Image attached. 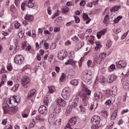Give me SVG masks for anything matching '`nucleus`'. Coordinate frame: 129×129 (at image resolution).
Here are the masks:
<instances>
[{"mask_svg": "<svg viewBox=\"0 0 129 129\" xmlns=\"http://www.w3.org/2000/svg\"><path fill=\"white\" fill-rule=\"evenodd\" d=\"M44 46L45 47V49H49V44L47 42L44 43Z\"/></svg>", "mask_w": 129, "mask_h": 129, "instance_id": "62", "label": "nucleus"}, {"mask_svg": "<svg viewBox=\"0 0 129 129\" xmlns=\"http://www.w3.org/2000/svg\"><path fill=\"white\" fill-rule=\"evenodd\" d=\"M58 105L60 106H66V104H67V103H66V101L64 100V99H62L61 98H59L56 101Z\"/></svg>", "mask_w": 129, "mask_h": 129, "instance_id": "15", "label": "nucleus"}, {"mask_svg": "<svg viewBox=\"0 0 129 129\" xmlns=\"http://www.w3.org/2000/svg\"><path fill=\"white\" fill-rule=\"evenodd\" d=\"M77 122V119L76 117H74L70 119L68 124L66 125L64 129L71 128L72 129L73 125H75Z\"/></svg>", "mask_w": 129, "mask_h": 129, "instance_id": "4", "label": "nucleus"}, {"mask_svg": "<svg viewBox=\"0 0 129 129\" xmlns=\"http://www.w3.org/2000/svg\"><path fill=\"white\" fill-rule=\"evenodd\" d=\"M25 19L26 20H27V21H29L30 22H32L34 20V16H33L32 15H27L25 16Z\"/></svg>", "mask_w": 129, "mask_h": 129, "instance_id": "29", "label": "nucleus"}, {"mask_svg": "<svg viewBox=\"0 0 129 129\" xmlns=\"http://www.w3.org/2000/svg\"><path fill=\"white\" fill-rule=\"evenodd\" d=\"M105 14H106V16L105 17L104 19V23L105 24H107L109 23V8H106L105 11Z\"/></svg>", "mask_w": 129, "mask_h": 129, "instance_id": "10", "label": "nucleus"}, {"mask_svg": "<svg viewBox=\"0 0 129 129\" xmlns=\"http://www.w3.org/2000/svg\"><path fill=\"white\" fill-rule=\"evenodd\" d=\"M120 9V6H114L111 8L110 10V11L111 13H115L118 11Z\"/></svg>", "mask_w": 129, "mask_h": 129, "instance_id": "23", "label": "nucleus"}, {"mask_svg": "<svg viewBox=\"0 0 129 129\" xmlns=\"http://www.w3.org/2000/svg\"><path fill=\"white\" fill-rule=\"evenodd\" d=\"M70 93H71V90L69 88H65L62 91L61 95L64 99L69 100L70 98Z\"/></svg>", "mask_w": 129, "mask_h": 129, "instance_id": "3", "label": "nucleus"}, {"mask_svg": "<svg viewBox=\"0 0 129 129\" xmlns=\"http://www.w3.org/2000/svg\"><path fill=\"white\" fill-rule=\"evenodd\" d=\"M72 107L70 105L67 107V111L66 112V114L67 116L70 115V113L71 112V111H72Z\"/></svg>", "mask_w": 129, "mask_h": 129, "instance_id": "26", "label": "nucleus"}, {"mask_svg": "<svg viewBox=\"0 0 129 129\" xmlns=\"http://www.w3.org/2000/svg\"><path fill=\"white\" fill-rule=\"evenodd\" d=\"M101 114H102V115L103 116H104V117H106L108 116V113H107V111H102L101 112Z\"/></svg>", "mask_w": 129, "mask_h": 129, "instance_id": "38", "label": "nucleus"}, {"mask_svg": "<svg viewBox=\"0 0 129 129\" xmlns=\"http://www.w3.org/2000/svg\"><path fill=\"white\" fill-rule=\"evenodd\" d=\"M116 115H117V110H115L112 114L111 117V119L112 120H114L115 118H116Z\"/></svg>", "mask_w": 129, "mask_h": 129, "instance_id": "32", "label": "nucleus"}, {"mask_svg": "<svg viewBox=\"0 0 129 129\" xmlns=\"http://www.w3.org/2000/svg\"><path fill=\"white\" fill-rule=\"evenodd\" d=\"M59 16V10H57L56 12L54 14V15L52 16V19H55L56 17H58Z\"/></svg>", "mask_w": 129, "mask_h": 129, "instance_id": "48", "label": "nucleus"}, {"mask_svg": "<svg viewBox=\"0 0 129 129\" xmlns=\"http://www.w3.org/2000/svg\"><path fill=\"white\" fill-rule=\"evenodd\" d=\"M121 31H122V28H118L116 30L114 31V33H115V34H118L119 33H120Z\"/></svg>", "mask_w": 129, "mask_h": 129, "instance_id": "44", "label": "nucleus"}, {"mask_svg": "<svg viewBox=\"0 0 129 129\" xmlns=\"http://www.w3.org/2000/svg\"><path fill=\"white\" fill-rule=\"evenodd\" d=\"M85 1H82L80 3V6H82V7H84V6H85Z\"/></svg>", "mask_w": 129, "mask_h": 129, "instance_id": "60", "label": "nucleus"}, {"mask_svg": "<svg viewBox=\"0 0 129 129\" xmlns=\"http://www.w3.org/2000/svg\"><path fill=\"white\" fill-rule=\"evenodd\" d=\"M27 47V44H26V42L22 43V48L23 49H26Z\"/></svg>", "mask_w": 129, "mask_h": 129, "instance_id": "56", "label": "nucleus"}, {"mask_svg": "<svg viewBox=\"0 0 129 129\" xmlns=\"http://www.w3.org/2000/svg\"><path fill=\"white\" fill-rule=\"evenodd\" d=\"M13 69V68L12 67V64H9L7 66V70L8 71H12V70Z\"/></svg>", "mask_w": 129, "mask_h": 129, "instance_id": "52", "label": "nucleus"}, {"mask_svg": "<svg viewBox=\"0 0 129 129\" xmlns=\"http://www.w3.org/2000/svg\"><path fill=\"white\" fill-rule=\"evenodd\" d=\"M47 14L48 15H51V14H52V11L51 10V8H50V7L47 8Z\"/></svg>", "mask_w": 129, "mask_h": 129, "instance_id": "57", "label": "nucleus"}, {"mask_svg": "<svg viewBox=\"0 0 129 129\" xmlns=\"http://www.w3.org/2000/svg\"><path fill=\"white\" fill-rule=\"evenodd\" d=\"M30 82H31V79H30L29 77L24 76L22 78L21 83L23 86L25 87L26 85H28Z\"/></svg>", "mask_w": 129, "mask_h": 129, "instance_id": "8", "label": "nucleus"}, {"mask_svg": "<svg viewBox=\"0 0 129 129\" xmlns=\"http://www.w3.org/2000/svg\"><path fill=\"white\" fill-rule=\"evenodd\" d=\"M93 125H97V115H94L91 119Z\"/></svg>", "mask_w": 129, "mask_h": 129, "instance_id": "21", "label": "nucleus"}, {"mask_svg": "<svg viewBox=\"0 0 129 129\" xmlns=\"http://www.w3.org/2000/svg\"><path fill=\"white\" fill-rule=\"evenodd\" d=\"M117 69H124L126 67V61L125 60H119L116 62Z\"/></svg>", "mask_w": 129, "mask_h": 129, "instance_id": "5", "label": "nucleus"}, {"mask_svg": "<svg viewBox=\"0 0 129 129\" xmlns=\"http://www.w3.org/2000/svg\"><path fill=\"white\" fill-rule=\"evenodd\" d=\"M128 34V31H127V32H126V33H125L124 35H123L122 36V39H125V38L126 37V36H127Z\"/></svg>", "mask_w": 129, "mask_h": 129, "instance_id": "59", "label": "nucleus"}, {"mask_svg": "<svg viewBox=\"0 0 129 129\" xmlns=\"http://www.w3.org/2000/svg\"><path fill=\"white\" fill-rule=\"evenodd\" d=\"M106 53L103 52L102 54L99 55L97 62L98 64H101L103 61H104V59L106 57Z\"/></svg>", "mask_w": 129, "mask_h": 129, "instance_id": "9", "label": "nucleus"}, {"mask_svg": "<svg viewBox=\"0 0 129 129\" xmlns=\"http://www.w3.org/2000/svg\"><path fill=\"white\" fill-rule=\"evenodd\" d=\"M58 58L59 60H64V59H65L63 57L61 56V55H60V54H59V53L58 54Z\"/></svg>", "mask_w": 129, "mask_h": 129, "instance_id": "63", "label": "nucleus"}, {"mask_svg": "<svg viewBox=\"0 0 129 129\" xmlns=\"http://www.w3.org/2000/svg\"><path fill=\"white\" fill-rule=\"evenodd\" d=\"M17 105H18L15 104H12V106H10L8 112L9 114H15V113L18 111V107H17Z\"/></svg>", "mask_w": 129, "mask_h": 129, "instance_id": "7", "label": "nucleus"}, {"mask_svg": "<svg viewBox=\"0 0 129 129\" xmlns=\"http://www.w3.org/2000/svg\"><path fill=\"white\" fill-rule=\"evenodd\" d=\"M123 85H124L125 86H128V87H129V81H128V80H126L125 81H124L123 83Z\"/></svg>", "mask_w": 129, "mask_h": 129, "instance_id": "47", "label": "nucleus"}, {"mask_svg": "<svg viewBox=\"0 0 129 129\" xmlns=\"http://www.w3.org/2000/svg\"><path fill=\"white\" fill-rule=\"evenodd\" d=\"M77 102H73V103H72L71 104V105H70V106L72 107V108H76L77 107Z\"/></svg>", "mask_w": 129, "mask_h": 129, "instance_id": "40", "label": "nucleus"}, {"mask_svg": "<svg viewBox=\"0 0 129 129\" xmlns=\"http://www.w3.org/2000/svg\"><path fill=\"white\" fill-rule=\"evenodd\" d=\"M45 116L43 114L38 115L36 117V119L39 120V121H45Z\"/></svg>", "mask_w": 129, "mask_h": 129, "instance_id": "22", "label": "nucleus"}, {"mask_svg": "<svg viewBox=\"0 0 129 129\" xmlns=\"http://www.w3.org/2000/svg\"><path fill=\"white\" fill-rule=\"evenodd\" d=\"M9 104H16L18 105V103L17 102V96H14L13 97L10 98L8 100Z\"/></svg>", "mask_w": 129, "mask_h": 129, "instance_id": "14", "label": "nucleus"}, {"mask_svg": "<svg viewBox=\"0 0 129 129\" xmlns=\"http://www.w3.org/2000/svg\"><path fill=\"white\" fill-rule=\"evenodd\" d=\"M74 18L75 19V21L77 24H78V23H80V19L78 16H75Z\"/></svg>", "mask_w": 129, "mask_h": 129, "instance_id": "45", "label": "nucleus"}, {"mask_svg": "<svg viewBox=\"0 0 129 129\" xmlns=\"http://www.w3.org/2000/svg\"><path fill=\"white\" fill-rule=\"evenodd\" d=\"M53 108L55 113H60L61 112V107L58 104H54Z\"/></svg>", "mask_w": 129, "mask_h": 129, "instance_id": "18", "label": "nucleus"}, {"mask_svg": "<svg viewBox=\"0 0 129 129\" xmlns=\"http://www.w3.org/2000/svg\"><path fill=\"white\" fill-rule=\"evenodd\" d=\"M98 100H103L104 99V95L102 92H99L98 94L97 95Z\"/></svg>", "mask_w": 129, "mask_h": 129, "instance_id": "25", "label": "nucleus"}, {"mask_svg": "<svg viewBox=\"0 0 129 129\" xmlns=\"http://www.w3.org/2000/svg\"><path fill=\"white\" fill-rule=\"evenodd\" d=\"M82 61H83V57H82L81 58V59L78 62L79 65V67H81V64H82Z\"/></svg>", "mask_w": 129, "mask_h": 129, "instance_id": "61", "label": "nucleus"}, {"mask_svg": "<svg viewBox=\"0 0 129 129\" xmlns=\"http://www.w3.org/2000/svg\"><path fill=\"white\" fill-rule=\"evenodd\" d=\"M121 19H122V16H119L117 17V18L113 20L114 24H116V23H118L119 21L121 20Z\"/></svg>", "mask_w": 129, "mask_h": 129, "instance_id": "36", "label": "nucleus"}, {"mask_svg": "<svg viewBox=\"0 0 129 129\" xmlns=\"http://www.w3.org/2000/svg\"><path fill=\"white\" fill-rule=\"evenodd\" d=\"M117 79V76L112 75L109 76L107 78V81L108 83H112L114 81H115Z\"/></svg>", "mask_w": 129, "mask_h": 129, "instance_id": "13", "label": "nucleus"}, {"mask_svg": "<svg viewBox=\"0 0 129 129\" xmlns=\"http://www.w3.org/2000/svg\"><path fill=\"white\" fill-rule=\"evenodd\" d=\"M38 111L39 113L41 114H46L47 112H48V109L46 108V106L44 105L40 106L38 109Z\"/></svg>", "mask_w": 129, "mask_h": 129, "instance_id": "12", "label": "nucleus"}, {"mask_svg": "<svg viewBox=\"0 0 129 129\" xmlns=\"http://www.w3.org/2000/svg\"><path fill=\"white\" fill-rule=\"evenodd\" d=\"M98 81H99L100 83H104V82L106 81V79H105L104 76H100L98 79Z\"/></svg>", "mask_w": 129, "mask_h": 129, "instance_id": "27", "label": "nucleus"}, {"mask_svg": "<svg viewBox=\"0 0 129 129\" xmlns=\"http://www.w3.org/2000/svg\"><path fill=\"white\" fill-rule=\"evenodd\" d=\"M48 92L49 93H53V92H55V87L54 86L48 87Z\"/></svg>", "mask_w": 129, "mask_h": 129, "instance_id": "34", "label": "nucleus"}, {"mask_svg": "<svg viewBox=\"0 0 129 129\" xmlns=\"http://www.w3.org/2000/svg\"><path fill=\"white\" fill-rule=\"evenodd\" d=\"M107 31V29H103L100 32H98L97 33V39H100L102 36H103V35H105Z\"/></svg>", "mask_w": 129, "mask_h": 129, "instance_id": "19", "label": "nucleus"}, {"mask_svg": "<svg viewBox=\"0 0 129 129\" xmlns=\"http://www.w3.org/2000/svg\"><path fill=\"white\" fill-rule=\"evenodd\" d=\"M48 121L51 125H53V124H55L56 122H57V120L56 119V117L54 116H52V115L49 116Z\"/></svg>", "mask_w": 129, "mask_h": 129, "instance_id": "17", "label": "nucleus"}, {"mask_svg": "<svg viewBox=\"0 0 129 129\" xmlns=\"http://www.w3.org/2000/svg\"><path fill=\"white\" fill-rule=\"evenodd\" d=\"M58 54L64 58H66V56H67V52L65 51V50H61Z\"/></svg>", "mask_w": 129, "mask_h": 129, "instance_id": "31", "label": "nucleus"}, {"mask_svg": "<svg viewBox=\"0 0 129 129\" xmlns=\"http://www.w3.org/2000/svg\"><path fill=\"white\" fill-rule=\"evenodd\" d=\"M102 48V44L101 41H97V50Z\"/></svg>", "mask_w": 129, "mask_h": 129, "instance_id": "42", "label": "nucleus"}, {"mask_svg": "<svg viewBox=\"0 0 129 129\" xmlns=\"http://www.w3.org/2000/svg\"><path fill=\"white\" fill-rule=\"evenodd\" d=\"M126 112H128V109L122 110L121 111V114H124V113H126Z\"/></svg>", "mask_w": 129, "mask_h": 129, "instance_id": "55", "label": "nucleus"}, {"mask_svg": "<svg viewBox=\"0 0 129 129\" xmlns=\"http://www.w3.org/2000/svg\"><path fill=\"white\" fill-rule=\"evenodd\" d=\"M65 79H66V75H65L64 74H62L60 78V81H61V82H63V81H65Z\"/></svg>", "mask_w": 129, "mask_h": 129, "instance_id": "41", "label": "nucleus"}, {"mask_svg": "<svg viewBox=\"0 0 129 129\" xmlns=\"http://www.w3.org/2000/svg\"><path fill=\"white\" fill-rule=\"evenodd\" d=\"M79 82V81L78 80L74 79L71 81V84H72V85H74V86H77L78 85Z\"/></svg>", "mask_w": 129, "mask_h": 129, "instance_id": "30", "label": "nucleus"}, {"mask_svg": "<svg viewBox=\"0 0 129 129\" xmlns=\"http://www.w3.org/2000/svg\"><path fill=\"white\" fill-rule=\"evenodd\" d=\"M111 95V93L110 90H108L106 91V97H109Z\"/></svg>", "mask_w": 129, "mask_h": 129, "instance_id": "49", "label": "nucleus"}, {"mask_svg": "<svg viewBox=\"0 0 129 129\" xmlns=\"http://www.w3.org/2000/svg\"><path fill=\"white\" fill-rule=\"evenodd\" d=\"M81 86L83 88V90H84L85 92L83 93L82 95L81 96V98L82 99L83 105H81L80 108H81V110L82 111H85V108H84L83 106H87L88 100L89 99V97H88V95H90V94H91V91L88 89L87 86H86V85H85L83 82H82Z\"/></svg>", "mask_w": 129, "mask_h": 129, "instance_id": "1", "label": "nucleus"}, {"mask_svg": "<svg viewBox=\"0 0 129 129\" xmlns=\"http://www.w3.org/2000/svg\"><path fill=\"white\" fill-rule=\"evenodd\" d=\"M14 62L18 65H21L24 62V57L21 55H16L14 58Z\"/></svg>", "mask_w": 129, "mask_h": 129, "instance_id": "6", "label": "nucleus"}, {"mask_svg": "<svg viewBox=\"0 0 129 129\" xmlns=\"http://www.w3.org/2000/svg\"><path fill=\"white\" fill-rule=\"evenodd\" d=\"M83 18L84 21H87L86 22V25H88V24H89L90 23V22H91V19L90 18H89V17H88V15H87L85 13L83 14Z\"/></svg>", "mask_w": 129, "mask_h": 129, "instance_id": "20", "label": "nucleus"}, {"mask_svg": "<svg viewBox=\"0 0 129 129\" xmlns=\"http://www.w3.org/2000/svg\"><path fill=\"white\" fill-rule=\"evenodd\" d=\"M112 45V43H111V41L108 40L106 44V49H109V48H110V47H111Z\"/></svg>", "mask_w": 129, "mask_h": 129, "instance_id": "37", "label": "nucleus"}, {"mask_svg": "<svg viewBox=\"0 0 129 129\" xmlns=\"http://www.w3.org/2000/svg\"><path fill=\"white\" fill-rule=\"evenodd\" d=\"M15 4L16 7H19V5H20V1L19 0H15Z\"/></svg>", "mask_w": 129, "mask_h": 129, "instance_id": "58", "label": "nucleus"}, {"mask_svg": "<svg viewBox=\"0 0 129 129\" xmlns=\"http://www.w3.org/2000/svg\"><path fill=\"white\" fill-rule=\"evenodd\" d=\"M35 124H36V122L34 119H32L30 123V125L31 127H34L35 126Z\"/></svg>", "mask_w": 129, "mask_h": 129, "instance_id": "43", "label": "nucleus"}, {"mask_svg": "<svg viewBox=\"0 0 129 129\" xmlns=\"http://www.w3.org/2000/svg\"><path fill=\"white\" fill-rule=\"evenodd\" d=\"M105 104L106 105L109 106V105H110V104H111V100H107L106 101V102L105 103Z\"/></svg>", "mask_w": 129, "mask_h": 129, "instance_id": "50", "label": "nucleus"}, {"mask_svg": "<svg viewBox=\"0 0 129 129\" xmlns=\"http://www.w3.org/2000/svg\"><path fill=\"white\" fill-rule=\"evenodd\" d=\"M98 121V124H97V126L98 127H100L101 126H102V122L101 121V119H100V117L98 116V118H97Z\"/></svg>", "mask_w": 129, "mask_h": 129, "instance_id": "35", "label": "nucleus"}, {"mask_svg": "<svg viewBox=\"0 0 129 129\" xmlns=\"http://www.w3.org/2000/svg\"><path fill=\"white\" fill-rule=\"evenodd\" d=\"M114 70H116L115 68V65L114 64H112L108 68V72H113Z\"/></svg>", "mask_w": 129, "mask_h": 129, "instance_id": "24", "label": "nucleus"}, {"mask_svg": "<svg viewBox=\"0 0 129 129\" xmlns=\"http://www.w3.org/2000/svg\"><path fill=\"white\" fill-rule=\"evenodd\" d=\"M4 129H12V126L11 124L8 125Z\"/></svg>", "mask_w": 129, "mask_h": 129, "instance_id": "64", "label": "nucleus"}, {"mask_svg": "<svg viewBox=\"0 0 129 129\" xmlns=\"http://www.w3.org/2000/svg\"><path fill=\"white\" fill-rule=\"evenodd\" d=\"M20 27H21V24L19 23H16L15 24V28L16 29H19V28H20Z\"/></svg>", "mask_w": 129, "mask_h": 129, "instance_id": "51", "label": "nucleus"}, {"mask_svg": "<svg viewBox=\"0 0 129 129\" xmlns=\"http://www.w3.org/2000/svg\"><path fill=\"white\" fill-rule=\"evenodd\" d=\"M10 108L11 107H10V106H8V105L3 106V108L5 113H9Z\"/></svg>", "mask_w": 129, "mask_h": 129, "instance_id": "28", "label": "nucleus"}, {"mask_svg": "<svg viewBox=\"0 0 129 129\" xmlns=\"http://www.w3.org/2000/svg\"><path fill=\"white\" fill-rule=\"evenodd\" d=\"M69 11V8H66L62 11V14H67L68 12Z\"/></svg>", "mask_w": 129, "mask_h": 129, "instance_id": "46", "label": "nucleus"}, {"mask_svg": "<svg viewBox=\"0 0 129 129\" xmlns=\"http://www.w3.org/2000/svg\"><path fill=\"white\" fill-rule=\"evenodd\" d=\"M33 1L34 0H29L27 5L28 8H33L34 6H35V4L33 3Z\"/></svg>", "mask_w": 129, "mask_h": 129, "instance_id": "33", "label": "nucleus"}, {"mask_svg": "<svg viewBox=\"0 0 129 129\" xmlns=\"http://www.w3.org/2000/svg\"><path fill=\"white\" fill-rule=\"evenodd\" d=\"M101 72L103 74H104V73H105L106 72V68H102L101 69Z\"/></svg>", "mask_w": 129, "mask_h": 129, "instance_id": "53", "label": "nucleus"}, {"mask_svg": "<svg viewBox=\"0 0 129 129\" xmlns=\"http://www.w3.org/2000/svg\"><path fill=\"white\" fill-rule=\"evenodd\" d=\"M76 63H77V61H75L73 59H69L66 63V65H72L73 67H74V69L76 68Z\"/></svg>", "mask_w": 129, "mask_h": 129, "instance_id": "16", "label": "nucleus"}, {"mask_svg": "<svg viewBox=\"0 0 129 129\" xmlns=\"http://www.w3.org/2000/svg\"><path fill=\"white\" fill-rule=\"evenodd\" d=\"M36 90H31L28 95V99L29 100H33V98L35 97V95L36 94Z\"/></svg>", "mask_w": 129, "mask_h": 129, "instance_id": "11", "label": "nucleus"}, {"mask_svg": "<svg viewBox=\"0 0 129 129\" xmlns=\"http://www.w3.org/2000/svg\"><path fill=\"white\" fill-rule=\"evenodd\" d=\"M8 123V119H4L2 121V124H4V125H6Z\"/></svg>", "mask_w": 129, "mask_h": 129, "instance_id": "54", "label": "nucleus"}, {"mask_svg": "<svg viewBox=\"0 0 129 129\" xmlns=\"http://www.w3.org/2000/svg\"><path fill=\"white\" fill-rule=\"evenodd\" d=\"M44 105H46V106H48V105L49 104V98L46 97L44 99Z\"/></svg>", "mask_w": 129, "mask_h": 129, "instance_id": "39", "label": "nucleus"}, {"mask_svg": "<svg viewBox=\"0 0 129 129\" xmlns=\"http://www.w3.org/2000/svg\"><path fill=\"white\" fill-rule=\"evenodd\" d=\"M82 78L85 82H89L91 81L92 76L88 73V71L85 70L82 73Z\"/></svg>", "mask_w": 129, "mask_h": 129, "instance_id": "2", "label": "nucleus"}]
</instances>
